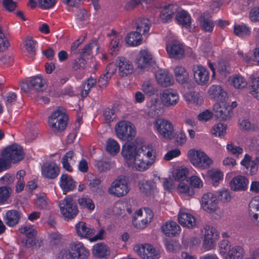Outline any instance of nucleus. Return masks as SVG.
<instances>
[{
    "label": "nucleus",
    "instance_id": "54",
    "mask_svg": "<svg viewBox=\"0 0 259 259\" xmlns=\"http://www.w3.org/2000/svg\"><path fill=\"white\" fill-rule=\"evenodd\" d=\"M106 149L111 155H115L120 151V145L115 140L109 139L106 142Z\"/></svg>",
    "mask_w": 259,
    "mask_h": 259
},
{
    "label": "nucleus",
    "instance_id": "64",
    "mask_svg": "<svg viewBox=\"0 0 259 259\" xmlns=\"http://www.w3.org/2000/svg\"><path fill=\"white\" fill-rule=\"evenodd\" d=\"M141 90L146 94L150 95L154 94L156 91L153 82L151 80L145 81L141 86Z\"/></svg>",
    "mask_w": 259,
    "mask_h": 259
},
{
    "label": "nucleus",
    "instance_id": "62",
    "mask_svg": "<svg viewBox=\"0 0 259 259\" xmlns=\"http://www.w3.org/2000/svg\"><path fill=\"white\" fill-rule=\"evenodd\" d=\"M25 45L27 52L31 53L33 55L35 53L37 42L32 37H28L25 40Z\"/></svg>",
    "mask_w": 259,
    "mask_h": 259
},
{
    "label": "nucleus",
    "instance_id": "44",
    "mask_svg": "<svg viewBox=\"0 0 259 259\" xmlns=\"http://www.w3.org/2000/svg\"><path fill=\"white\" fill-rule=\"evenodd\" d=\"M126 42L130 46H138L142 42V34L138 31L129 33L126 37Z\"/></svg>",
    "mask_w": 259,
    "mask_h": 259
},
{
    "label": "nucleus",
    "instance_id": "48",
    "mask_svg": "<svg viewBox=\"0 0 259 259\" xmlns=\"http://www.w3.org/2000/svg\"><path fill=\"white\" fill-rule=\"evenodd\" d=\"M200 25L201 29L205 32H211L214 27V23L209 17H206L203 13L200 17Z\"/></svg>",
    "mask_w": 259,
    "mask_h": 259
},
{
    "label": "nucleus",
    "instance_id": "59",
    "mask_svg": "<svg viewBox=\"0 0 259 259\" xmlns=\"http://www.w3.org/2000/svg\"><path fill=\"white\" fill-rule=\"evenodd\" d=\"M226 149L227 152L232 155H233L236 157L243 153V148L240 146H238L232 142L228 143L226 146Z\"/></svg>",
    "mask_w": 259,
    "mask_h": 259
},
{
    "label": "nucleus",
    "instance_id": "63",
    "mask_svg": "<svg viewBox=\"0 0 259 259\" xmlns=\"http://www.w3.org/2000/svg\"><path fill=\"white\" fill-rule=\"evenodd\" d=\"M231 247L227 240H223L219 244L218 247L219 254L224 259L227 255L230 248Z\"/></svg>",
    "mask_w": 259,
    "mask_h": 259
},
{
    "label": "nucleus",
    "instance_id": "39",
    "mask_svg": "<svg viewBox=\"0 0 259 259\" xmlns=\"http://www.w3.org/2000/svg\"><path fill=\"white\" fill-rule=\"evenodd\" d=\"M202 238L213 241L217 242L219 239V233L217 230L212 226H205L201 231Z\"/></svg>",
    "mask_w": 259,
    "mask_h": 259
},
{
    "label": "nucleus",
    "instance_id": "28",
    "mask_svg": "<svg viewBox=\"0 0 259 259\" xmlns=\"http://www.w3.org/2000/svg\"><path fill=\"white\" fill-rule=\"evenodd\" d=\"M161 231L165 235L173 237L180 234L181 228L176 222L168 221L161 226Z\"/></svg>",
    "mask_w": 259,
    "mask_h": 259
},
{
    "label": "nucleus",
    "instance_id": "57",
    "mask_svg": "<svg viewBox=\"0 0 259 259\" xmlns=\"http://www.w3.org/2000/svg\"><path fill=\"white\" fill-rule=\"evenodd\" d=\"M111 66H107L106 68V72L103 75H101L99 79V85L100 88L105 87L108 83V81L111 77L112 74L113 73L114 71L115 70L113 68L111 71H110V67Z\"/></svg>",
    "mask_w": 259,
    "mask_h": 259
},
{
    "label": "nucleus",
    "instance_id": "22",
    "mask_svg": "<svg viewBox=\"0 0 259 259\" xmlns=\"http://www.w3.org/2000/svg\"><path fill=\"white\" fill-rule=\"evenodd\" d=\"M155 76L157 82L161 87H168L174 83L172 76L165 70L159 69L155 72Z\"/></svg>",
    "mask_w": 259,
    "mask_h": 259
},
{
    "label": "nucleus",
    "instance_id": "46",
    "mask_svg": "<svg viewBox=\"0 0 259 259\" xmlns=\"http://www.w3.org/2000/svg\"><path fill=\"white\" fill-rule=\"evenodd\" d=\"M93 253L96 256L103 258L109 255L110 251L106 245L99 243L93 246Z\"/></svg>",
    "mask_w": 259,
    "mask_h": 259
},
{
    "label": "nucleus",
    "instance_id": "15",
    "mask_svg": "<svg viewBox=\"0 0 259 259\" xmlns=\"http://www.w3.org/2000/svg\"><path fill=\"white\" fill-rule=\"evenodd\" d=\"M2 156L9 160L10 165L12 162H17L21 160L23 158L22 149L18 145H13L6 148L2 153Z\"/></svg>",
    "mask_w": 259,
    "mask_h": 259
},
{
    "label": "nucleus",
    "instance_id": "2",
    "mask_svg": "<svg viewBox=\"0 0 259 259\" xmlns=\"http://www.w3.org/2000/svg\"><path fill=\"white\" fill-rule=\"evenodd\" d=\"M187 157L190 163L198 170L208 169L213 164V159L201 149H189L187 153Z\"/></svg>",
    "mask_w": 259,
    "mask_h": 259
},
{
    "label": "nucleus",
    "instance_id": "52",
    "mask_svg": "<svg viewBox=\"0 0 259 259\" xmlns=\"http://www.w3.org/2000/svg\"><path fill=\"white\" fill-rule=\"evenodd\" d=\"M189 174L188 168L181 166L172 172V178L176 181L184 182Z\"/></svg>",
    "mask_w": 259,
    "mask_h": 259
},
{
    "label": "nucleus",
    "instance_id": "19",
    "mask_svg": "<svg viewBox=\"0 0 259 259\" xmlns=\"http://www.w3.org/2000/svg\"><path fill=\"white\" fill-rule=\"evenodd\" d=\"M107 36L110 38L108 46V52L112 56H116L121 47L122 44V38L113 29H112L110 33H107Z\"/></svg>",
    "mask_w": 259,
    "mask_h": 259
},
{
    "label": "nucleus",
    "instance_id": "49",
    "mask_svg": "<svg viewBox=\"0 0 259 259\" xmlns=\"http://www.w3.org/2000/svg\"><path fill=\"white\" fill-rule=\"evenodd\" d=\"M249 94L253 98L259 101V76L251 78Z\"/></svg>",
    "mask_w": 259,
    "mask_h": 259
},
{
    "label": "nucleus",
    "instance_id": "8",
    "mask_svg": "<svg viewBox=\"0 0 259 259\" xmlns=\"http://www.w3.org/2000/svg\"><path fill=\"white\" fill-rule=\"evenodd\" d=\"M130 191L128 182L125 177H118L108 188V193L113 196L120 197L126 195Z\"/></svg>",
    "mask_w": 259,
    "mask_h": 259
},
{
    "label": "nucleus",
    "instance_id": "45",
    "mask_svg": "<svg viewBox=\"0 0 259 259\" xmlns=\"http://www.w3.org/2000/svg\"><path fill=\"white\" fill-rule=\"evenodd\" d=\"M177 81L181 84H184L189 80V74L183 66H177L174 69Z\"/></svg>",
    "mask_w": 259,
    "mask_h": 259
},
{
    "label": "nucleus",
    "instance_id": "34",
    "mask_svg": "<svg viewBox=\"0 0 259 259\" xmlns=\"http://www.w3.org/2000/svg\"><path fill=\"white\" fill-rule=\"evenodd\" d=\"M76 160V157L73 151H69L63 156L62 158L61 162L63 168L68 172H71L73 170L72 165H73Z\"/></svg>",
    "mask_w": 259,
    "mask_h": 259
},
{
    "label": "nucleus",
    "instance_id": "9",
    "mask_svg": "<svg viewBox=\"0 0 259 259\" xmlns=\"http://www.w3.org/2000/svg\"><path fill=\"white\" fill-rule=\"evenodd\" d=\"M235 172H229L226 175V179H230L228 185L230 189L234 192L245 191L247 189L249 180L244 176L242 175H234Z\"/></svg>",
    "mask_w": 259,
    "mask_h": 259
},
{
    "label": "nucleus",
    "instance_id": "60",
    "mask_svg": "<svg viewBox=\"0 0 259 259\" xmlns=\"http://www.w3.org/2000/svg\"><path fill=\"white\" fill-rule=\"evenodd\" d=\"M96 80L93 78H89L87 82L82 84L81 95L82 97L87 96L91 88L96 84Z\"/></svg>",
    "mask_w": 259,
    "mask_h": 259
},
{
    "label": "nucleus",
    "instance_id": "6",
    "mask_svg": "<svg viewBox=\"0 0 259 259\" xmlns=\"http://www.w3.org/2000/svg\"><path fill=\"white\" fill-rule=\"evenodd\" d=\"M134 251L143 259H159L161 250L149 243L137 244L134 247Z\"/></svg>",
    "mask_w": 259,
    "mask_h": 259
},
{
    "label": "nucleus",
    "instance_id": "38",
    "mask_svg": "<svg viewBox=\"0 0 259 259\" xmlns=\"http://www.w3.org/2000/svg\"><path fill=\"white\" fill-rule=\"evenodd\" d=\"M240 129L245 132H254L259 130L257 123L251 122L248 119L242 118L238 120Z\"/></svg>",
    "mask_w": 259,
    "mask_h": 259
},
{
    "label": "nucleus",
    "instance_id": "18",
    "mask_svg": "<svg viewBox=\"0 0 259 259\" xmlns=\"http://www.w3.org/2000/svg\"><path fill=\"white\" fill-rule=\"evenodd\" d=\"M192 71L194 79L198 84L204 85L208 82L209 72L204 66H193Z\"/></svg>",
    "mask_w": 259,
    "mask_h": 259
},
{
    "label": "nucleus",
    "instance_id": "23",
    "mask_svg": "<svg viewBox=\"0 0 259 259\" xmlns=\"http://www.w3.org/2000/svg\"><path fill=\"white\" fill-rule=\"evenodd\" d=\"M178 221L183 227L193 228L196 225V219L191 213L181 210L178 214Z\"/></svg>",
    "mask_w": 259,
    "mask_h": 259
},
{
    "label": "nucleus",
    "instance_id": "17",
    "mask_svg": "<svg viewBox=\"0 0 259 259\" xmlns=\"http://www.w3.org/2000/svg\"><path fill=\"white\" fill-rule=\"evenodd\" d=\"M166 50L170 58L181 59L184 56V46L178 40H172L167 44L166 46Z\"/></svg>",
    "mask_w": 259,
    "mask_h": 259
},
{
    "label": "nucleus",
    "instance_id": "30",
    "mask_svg": "<svg viewBox=\"0 0 259 259\" xmlns=\"http://www.w3.org/2000/svg\"><path fill=\"white\" fill-rule=\"evenodd\" d=\"M41 172L45 177L54 179L59 175V167L54 162L47 163L42 166Z\"/></svg>",
    "mask_w": 259,
    "mask_h": 259
},
{
    "label": "nucleus",
    "instance_id": "43",
    "mask_svg": "<svg viewBox=\"0 0 259 259\" xmlns=\"http://www.w3.org/2000/svg\"><path fill=\"white\" fill-rule=\"evenodd\" d=\"M217 200L221 203L226 204L230 202L232 196L230 191L226 188L223 187L219 189L215 192Z\"/></svg>",
    "mask_w": 259,
    "mask_h": 259
},
{
    "label": "nucleus",
    "instance_id": "33",
    "mask_svg": "<svg viewBox=\"0 0 259 259\" xmlns=\"http://www.w3.org/2000/svg\"><path fill=\"white\" fill-rule=\"evenodd\" d=\"M21 214L19 211L12 209L6 212L3 219L8 226L13 227L18 223Z\"/></svg>",
    "mask_w": 259,
    "mask_h": 259
},
{
    "label": "nucleus",
    "instance_id": "25",
    "mask_svg": "<svg viewBox=\"0 0 259 259\" xmlns=\"http://www.w3.org/2000/svg\"><path fill=\"white\" fill-rule=\"evenodd\" d=\"M75 231L79 237L89 239L95 233L94 228L83 222H79L76 224Z\"/></svg>",
    "mask_w": 259,
    "mask_h": 259
},
{
    "label": "nucleus",
    "instance_id": "31",
    "mask_svg": "<svg viewBox=\"0 0 259 259\" xmlns=\"http://www.w3.org/2000/svg\"><path fill=\"white\" fill-rule=\"evenodd\" d=\"M137 65H153L155 61L153 55L146 50H141L136 59Z\"/></svg>",
    "mask_w": 259,
    "mask_h": 259
},
{
    "label": "nucleus",
    "instance_id": "11",
    "mask_svg": "<svg viewBox=\"0 0 259 259\" xmlns=\"http://www.w3.org/2000/svg\"><path fill=\"white\" fill-rule=\"evenodd\" d=\"M159 97L165 107H174L180 100L178 92L172 88L164 90L159 94Z\"/></svg>",
    "mask_w": 259,
    "mask_h": 259
},
{
    "label": "nucleus",
    "instance_id": "12",
    "mask_svg": "<svg viewBox=\"0 0 259 259\" xmlns=\"http://www.w3.org/2000/svg\"><path fill=\"white\" fill-rule=\"evenodd\" d=\"M58 204L62 214L65 218H73L78 213L77 205L70 197H66Z\"/></svg>",
    "mask_w": 259,
    "mask_h": 259
},
{
    "label": "nucleus",
    "instance_id": "3",
    "mask_svg": "<svg viewBox=\"0 0 259 259\" xmlns=\"http://www.w3.org/2000/svg\"><path fill=\"white\" fill-rule=\"evenodd\" d=\"M68 120L65 109L58 108L55 110L48 118V125L55 134L63 131L67 126Z\"/></svg>",
    "mask_w": 259,
    "mask_h": 259
},
{
    "label": "nucleus",
    "instance_id": "16",
    "mask_svg": "<svg viewBox=\"0 0 259 259\" xmlns=\"http://www.w3.org/2000/svg\"><path fill=\"white\" fill-rule=\"evenodd\" d=\"M213 111L217 118L222 120H227L233 115V112L230 105L225 101H219L213 107Z\"/></svg>",
    "mask_w": 259,
    "mask_h": 259
},
{
    "label": "nucleus",
    "instance_id": "24",
    "mask_svg": "<svg viewBox=\"0 0 259 259\" xmlns=\"http://www.w3.org/2000/svg\"><path fill=\"white\" fill-rule=\"evenodd\" d=\"M183 98L189 105L200 107L204 103V99L200 94L196 91H189L184 93Z\"/></svg>",
    "mask_w": 259,
    "mask_h": 259
},
{
    "label": "nucleus",
    "instance_id": "7",
    "mask_svg": "<svg viewBox=\"0 0 259 259\" xmlns=\"http://www.w3.org/2000/svg\"><path fill=\"white\" fill-rule=\"evenodd\" d=\"M153 128L156 133L164 138L171 139L174 137L173 125L167 119H156L153 122Z\"/></svg>",
    "mask_w": 259,
    "mask_h": 259
},
{
    "label": "nucleus",
    "instance_id": "26",
    "mask_svg": "<svg viewBox=\"0 0 259 259\" xmlns=\"http://www.w3.org/2000/svg\"><path fill=\"white\" fill-rule=\"evenodd\" d=\"M176 191L181 198L185 199L192 198L195 194L194 189L184 182H180L178 183Z\"/></svg>",
    "mask_w": 259,
    "mask_h": 259
},
{
    "label": "nucleus",
    "instance_id": "32",
    "mask_svg": "<svg viewBox=\"0 0 259 259\" xmlns=\"http://www.w3.org/2000/svg\"><path fill=\"white\" fill-rule=\"evenodd\" d=\"M138 186L140 191L146 195H150L158 192L156 185L151 181L141 180Z\"/></svg>",
    "mask_w": 259,
    "mask_h": 259
},
{
    "label": "nucleus",
    "instance_id": "47",
    "mask_svg": "<svg viewBox=\"0 0 259 259\" xmlns=\"http://www.w3.org/2000/svg\"><path fill=\"white\" fill-rule=\"evenodd\" d=\"M151 23L149 19L145 18H140L138 19L137 22V30L141 32L143 35L148 33Z\"/></svg>",
    "mask_w": 259,
    "mask_h": 259
},
{
    "label": "nucleus",
    "instance_id": "1",
    "mask_svg": "<svg viewBox=\"0 0 259 259\" xmlns=\"http://www.w3.org/2000/svg\"><path fill=\"white\" fill-rule=\"evenodd\" d=\"M121 154L129 168L140 172L149 169L157 160L156 150L150 143L138 147L134 143L126 142L122 146Z\"/></svg>",
    "mask_w": 259,
    "mask_h": 259
},
{
    "label": "nucleus",
    "instance_id": "21",
    "mask_svg": "<svg viewBox=\"0 0 259 259\" xmlns=\"http://www.w3.org/2000/svg\"><path fill=\"white\" fill-rule=\"evenodd\" d=\"M209 99L213 101H225L227 98V93L219 85H210L207 92Z\"/></svg>",
    "mask_w": 259,
    "mask_h": 259
},
{
    "label": "nucleus",
    "instance_id": "56",
    "mask_svg": "<svg viewBox=\"0 0 259 259\" xmlns=\"http://www.w3.org/2000/svg\"><path fill=\"white\" fill-rule=\"evenodd\" d=\"M257 211L259 212V196L252 198L248 204V212L252 220L253 214H258Z\"/></svg>",
    "mask_w": 259,
    "mask_h": 259
},
{
    "label": "nucleus",
    "instance_id": "27",
    "mask_svg": "<svg viewBox=\"0 0 259 259\" xmlns=\"http://www.w3.org/2000/svg\"><path fill=\"white\" fill-rule=\"evenodd\" d=\"M177 6L172 4L165 5L162 9L159 17L163 23H168L177 11Z\"/></svg>",
    "mask_w": 259,
    "mask_h": 259
},
{
    "label": "nucleus",
    "instance_id": "36",
    "mask_svg": "<svg viewBox=\"0 0 259 259\" xmlns=\"http://www.w3.org/2000/svg\"><path fill=\"white\" fill-rule=\"evenodd\" d=\"M29 83L32 89L38 92L43 91L47 88V81L40 75L32 76L29 78Z\"/></svg>",
    "mask_w": 259,
    "mask_h": 259
},
{
    "label": "nucleus",
    "instance_id": "55",
    "mask_svg": "<svg viewBox=\"0 0 259 259\" xmlns=\"http://www.w3.org/2000/svg\"><path fill=\"white\" fill-rule=\"evenodd\" d=\"M79 205L83 208H86L90 211H93L95 208V205L93 200L88 196H83L78 199Z\"/></svg>",
    "mask_w": 259,
    "mask_h": 259
},
{
    "label": "nucleus",
    "instance_id": "5",
    "mask_svg": "<svg viewBox=\"0 0 259 259\" xmlns=\"http://www.w3.org/2000/svg\"><path fill=\"white\" fill-rule=\"evenodd\" d=\"M85 37H80L75 41H74L71 45L70 48V56H74L79 55V63L78 65H85L87 62L85 59V57H89L91 55L92 50L94 47V42H91L86 45L82 49L81 51L78 50V48L83 42Z\"/></svg>",
    "mask_w": 259,
    "mask_h": 259
},
{
    "label": "nucleus",
    "instance_id": "14",
    "mask_svg": "<svg viewBox=\"0 0 259 259\" xmlns=\"http://www.w3.org/2000/svg\"><path fill=\"white\" fill-rule=\"evenodd\" d=\"M201 208L208 213H213L219 208L218 201L214 194L207 192L203 194L200 200Z\"/></svg>",
    "mask_w": 259,
    "mask_h": 259
},
{
    "label": "nucleus",
    "instance_id": "35",
    "mask_svg": "<svg viewBox=\"0 0 259 259\" xmlns=\"http://www.w3.org/2000/svg\"><path fill=\"white\" fill-rule=\"evenodd\" d=\"M177 24L186 28H189L191 26L192 18L190 14L185 10L179 12L176 16Z\"/></svg>",
    "mask_w": 259,
    "mask_h": 259
},
{
    "label": "nucleus",
    "instance_id": "13",
    "mask_svg": "<svg viewBox=\"0 0 259 259\" xmlns=\"http://www.w3.org/2000/svg\"><path fill=\"white\" fill-rule=\"evenodd\" d=\"M164 106L158 97H152L146 103V112L151 118H156L164 113Z\"/></svg>",
    "mask_w": 259,
    "mask_h": 259
},
{
    "label": "nucleus",
    "instance_id": "10",
    "mask_svg": "<svg viewBox=\"0 0 259 259\" xmlns=\"http://www.w3.org/2000/svg\"><path fill=\"white\" fill-rule=\"evenodd\" d=\"M153 218V213L149 208H144L136 210L133 216V223L139 228H144Z\"/></svg>",
    "mask_w": 259,
    "mask_h": 259
},
{
    "label": "nucleus",
    "instance_id": "4",
    "mask_svg": "<svg viewBox=\"0 0 259 259\" xmlns=\"http://www.w3.org/2000/svg\"><path fill=\"white\" fill-rule=\"evenodd\" d=\"M116 137L121 141H130L137 135V129L135 125L127 120H121L115 126Z\"/></svg>",
    "mask_w": 259,
    "mask_h": 259
},
{
    "label": "nucleus",
    "instance_id": "29",
    "mask_svg": "<svg viewBox=\"0 0 259 259\" xmlns=\"http://www.w3.org/2000/svg\"><path fill=\"white\" fill-rule=\"evenodd\" d=\"M76 182L67 174H62L60 179V186L64 192L73 191L76 186Z\"/></svg>",
    "mask_w": 259,
    "mask_h": 259
},
{
    "label": "nucleus",
    "instance_id": "61",
    "mask_svg": "<svg viewBox=\"0 0 259 259\" xmlns=\"http://www.w3.org/2000/svg\"><path fill=\"white\" fill-rule=\"evenodd\" d=\"M189 184L193 189H200L203 187V182L202 180L197 175L191 176L189 179Z\"/></svg>",
    "mask_w": 259,
    "mask_h": 259
},
{
    "label": "nucleus",
    "instance_id": "42",
    "mask_svg": "<svg viewBox=\"0 0 259 259\" xmlns=\"http://www.w3.org/2000/svg\"><path fill=\"white\" fill-rule=\"evenodd\" d=\"M245 251L242 246L235 245L230 248L226 259H243Z\"/></svg>",
    "mask_w": 259,
    "mask_h": 259
},
{
    "label": "nucleus",
    "instance_id": "53",
    "mask_svg": "<svg viewBox=\"0 0 259 259\" xmlns=\"http://www.w3.org/2000/svg\"><path fill=\"white\" fill-rule=\"evenodd\" d=\"M235 34L240 37H244L250 35V28L244 24L235 25L234 26Z\"/></svg>",
    "mask_w": 259,
    "mask_h": 259
},
{
    "label": "nucleus",
    "instance_id": "41",
    "mask_svg": "<svg viewBox=\"0 0 259 259\" xmlns=\"http://www.w3.org/2000/svg\"><path fill=\"white\" fill-rule=\"evenodd\" d=\"M207 176L211 181L213 186H218L224 178L223 172L218 168L209 169L207 172Z\"/></svg>",
    "mask_w": 259,
    "mask_h": 259
},
{
    "label": "nucleus",
    "instance_id": "40",
    "mask_svg": "<svg viewBox=\"0 0 259 259\" xmlns=\"http://www.w3.org/2000/svg\"><path fill=\"white\" fill-rule=\"evenodd\" d=\"M228 81L230 85L237 89H243L247 85L246 79L243 76L238 74L230 76Z\"/></svg>",
    "mask_w": 259,
    "mask_h": 259
},
{
    "label": "nucleus",
    "instance_id": "58",
    "mask_svg": "<svg viewBox=\"0 0 259 259\" xmlns=\"http://www.w3.org/2000/svg\"><path fill=\"white\" fill-rule=\"evenodd\" d=\"M157 179L161 183L162 186L165 191L168 193H172L176 190V187L174 182L172 181L167 178H160L158 177Z\"/></svg>",
    "mask_w": 259,
    "mask_h": 259
},
{
    "label": "nucleus",
    "instance_id": "20",
    "mask_svg": "<svg viewBox=\"0 0 259 259\" xmlns=\"http://www.w3.org/2000/svg\"><path fill=\"white\" fill-rule=\"evenodd\" d=\"M69 248L73 252L74 259H87L90 255V250L81 242H71Z\"/></svg>",
    "mask_w": 259,
    "mask_h": 259
},
{
    "label": "nucleus",
    "instance_id": "51",
    "mask_svg": "<svg viewBox=\"0 0 259 259\" xmlns=\"http://www.w3.org/2000/svg\"><path fill=\"white\" fill-rule=\"evenodd\" d=\"M212 72V77L217 75L221 78L225 77L230 72L229 66H210Z\"/></svg>",
    "mask_w": 259,
    "mask_h": 259
},
{
    "label": "nucleus",
    "instance_id": "50",
    "mask_svg": "<svg viewBox=\"0 0 259 259\" xmlns=\"http://www.w3.org/2000/svg\"><path fill=\"white\" fill-rule=\"evenodd\" d=\"M227 125L221 122L217 123L213 125L210 133L216 137L222 138L226 134Z\"/></svg>",
    "mask_w": 259,
    "mask_h": 259
},
{
    "label": "nucleus",
    "instance_id": "37",
    "mask_svg": "<svg viewBox=\"0 0 259 259\" xmlns=\"http://www.w3.org/2000/svg\"><path fill=\"white\" fill-rule=\"evenodd\" d=\"M19 231L21 233L24 234L27 237V245L28 244L31 246L35 243L34 237L36 236L37 232L33 226L27 225L22 226L19 228Z\"/></svg>",
    "mask_w": 259,
    "mask_h": 259
}]
</instances>
